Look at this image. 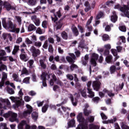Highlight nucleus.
<instances>
[{"instance_id":"42","label":"nucleus","mask_w":129,"mask_h":129,"mask_svg":"<svg viewBox=\"0 0 129 129\" xmlns=\"http://www.w3.org/2000/svg\"><path fill=\"white\" fill-rule=\"evenodd\" d=\"M32 118L34 119V120H37L38 119V113L33 112L32 114Z\"/></svg>"},{"instance_id":"51","label":"nucleus","mask_w":129,"mask_h":129,"mask_svg":"<svg viewBox=\"0 0 129 129\" xmlns=\"http://www.w3.org/2000/svg\"><path fill=\"white\" fill-rule=\"evenodd\" d=\"M7 55V53L6 52V51L1 49L0 50V57H3L4 56H6Z\"/></svg>"},{"instance_id":"58","label":"nucleus","mask_w":129,"mask_h":129,"mask_svg":"<svg viewBox=\"0 0 129 129\" xmlns=\"http://www.w3.org/2000/svg\"><path fill=\"white\" fill-rule=\"evenodd\" d=\"M48 45H49V44H48V40H46V41L44 42V44H43L42 47H43V48H44V49H48Z\"/></svg>"},{"instance_id":"20","label":"nucleus","mask_w":129,"mask_h":129,"mask_svg":"<svg viewBox=\"0 0 129 129\" xmlns=\"http://www.w3.org/2000/svg\"><path fill=\"white\" fill-rule=\"evenodd\" d=\"M20 58L21 60H22V61H24V62H27V61L29 60L27 53H21L20 55Z\"/></svg>"},{"instance_id":"15","label":"nucleus","mask_w":129,"mask_h":129,"mask_svg":"<svg viewBox=\"0 0 129 129\" xmlns=\"http://www.w3.org/2000/svg\"><path fill=\"white\" fill-rule=\"evenodd\" d=\"M100 82L94 81L92 84V87L94 89V90L98 91V90L100 89Z\"/></svg>"},{"instance_id":"45","label":"nucleus","mask_w":129,"mask_h":129,"mask_svg":"<svg viewBox=\"0 0 129 129\" xmlns=\"http://www.w3.org/2000/svg\"><path fill=\"white\" fill-rule=\"evenodd\" d=\"M23 83L29 84L30 83V77H26L23 80Z\"/></svg>"},{"instance_id":"25","label":"nucleus","mask_w":129,"mask_h":129,"mask_svg":"<svg viewBox=\"0 0 129 129\" xmlns=\"http://www.w3.org/2000/svg\"><path fill=\"white\" fill-rule=\"evenodd\" d=\"M25 75H29V72L27 70V69L23 67L21 70V77H24Z\"/></svg>"},{"instance_id":"23","label":"nucleus","mask_w":129,"mask_h":129,"mask_svg":"<svg viewBox=\"0 0 129 129\" xmlns=\"http://www.w3.org/2000/svg\"><path fill=\"white\" fill-rule=\"evenodd\" d=\"M3 7L7 11H11V4L9 2L5 1L3 4Z\"/></svg>"},{"instance_id":"32","label":"nucleus","mask_w":129,"mask_h":129,"mask_svg":"<svg viewBox=\"0 0 129 129\" xmlns=\"http://www.w3.org/2000/svg\"><path fill=\"white\" fill-rule=\"evenodd\" d=\"M68 124L69 127H73V126H75V120H74V119L71 120L68 123Z\"/></svg>"},{"instance_id":"62","label":"nucleus","mask_w":129,"mask_h":129,"mask_svg":"<svg viewBox=\"0 0 129 129\" xmlns=\"http://www.w3.org/2000/svg\"><path fill=\"white\" fill-rule=\"evenodd\" d=\"M24 100L26 102H29L31 101V98L28 96H26L24 97Z\"/></svg>"},{"instance_id":"9","label":"nucleus","mask_w":129,"mask_h":129,"mask_svg":"<svg viewBox=\"0 0 129 129\" xmlns=\"http://www.w3.org/2000/svg\"><path fill=\"white\" fill-rule=\"evenodd\" d=\"M10 99L13 102H15V105L16 107H19L21 105V101L20 100V98L18 97H10Z\"/></svg>"},{"instance_id":"30","label":"nucleus","mask_w":129,"mask_h":129,"mask_svg":"<svg viewBox=\"0 0 129 129\" xmlns=\"http://www.w3.org/2000/svg\"><path fill=\"white\" fill-rule=\"evenodd\" d=\"M116 121V118H114L113 119H110L108 120L103 121V123L107 124V123H113Z\"/></svg>"},{"instance_id":"10","label":"nucleus","mask_w":129,"mask_h":129,"mask_svg":"<svg viewBox=\"0 0 129 129\" xmlns=\"http://www.w3.org/2000/svg\"><path fill=\"white\" fill-rule=\"evenodd\" d=\"M62 11V8H59L58 11L56 12H55L56 10L55 9H53L50 11V13H51V14H53L54 17H62V13H61Z\"/></svg>"},{"instance_id":"13","label":"nucleus","mask_w":129,"mask_h":129,"mask_svg":"<svg viewBox=\"0 0 129 129\" xmlns=\"http://www.w3.org/2000/svg\"><path fill=\"white\" fill-rule=\"evenodd\" d=\"M87 89L89 93V97H91V98H92V97H94V92L92 91V90L90 89V86H91V81H89L87 84Z\"/></svg>"},{"instance_id":"43","label":"nucleus","mask_w":129,"mask_h":129,"mask_svg":"<svg viewBox=\"0 0 129 129\" xmlns=\"http://www.w3.org/2000/svg\"><path fill=\"white\" fill-rule=\"evenodd\" d=\"M49 107V105L46 104L42 107V112L44 113L47 111L48 108Z\"/></svg>"},{"instance_id":"54","label":"nucleus","mask_w":129,"mask_h":129,"mask_svg":"<svg viewBox=\"0 0 129 129\" xmlns=\"http://www.w3.org/2000/svg\"><path fill=\"white\" fill-rule=\"evenodd\" d=\"M48 52L50 53H53L54 52V48H53V46L52 44H50L48 47Z\"/></svg>"},{"instance_id":"2","label":"nucleus","mask_w":129,"mask_h":129,"mask_svg":"<svg viewBox=\"0 0 129 129\" xmlns=\"http://www.w3.org/2000/svg\"><path fill=\"white\" fill-rule=\"evenodd\" d=\"M0 115L4 116L5 118H9V120L11 121V122H14V121L19 122V120L17 118V117H18V114L12 111H9L8 113L4 114V110H2L0 112Z\"/></svg>"},{"instance_id":"21","label":"nucleus","mask_w":129,"mask_h":129,"mask_svg":"<svg viewBox=\"0 0 129 129\" xmlns=\"http://www.w3.org/2000/svg\"><path fill=\"white\" fill-rule=\"evenodd\" d=\"M16 25L13 23L11 21H9L7 24V26L5 29H10L12 31L14 30L15 28H16Z\"/></svg>"},{"instance_id":"63","label":"nucleus","mask_w":129,"mask_h":129,"mask_svg":"<svg viewBox=\"0 0 129 129\" xmlns=\"http://www.w3.org/2000/svg\"><path fill=\"white\" fill-rule=\"evenodd\" d=\"M90 129H99V126L94 124H91L90 125Z\"/></svg>"},{"instance_id":"4","label":"nucleus","mask_w":129,"mask_h":129,"mask_svg":"<svg viewBox=\"0 0 129 129\" xmlns=\"http://www.w3.org/2000/svg\"><path fill=\"white\" fill-rule=\"evenodd\" d=\"M114 9H117L120 11L124 15L125 17H129V7L125 5L124 7H121L119 4L116 5L114 7Z\"/></svg>"},{"instance_id":"6","label":"nucleus","mask_w":129,"mask_h":129,"mask_svg":"<svg viewBox=\"0 0 129 129\" xmlns=\"http://www.w3.org/2000/svg\"><path fill=\"white\" fill-rule=\"evenodd\" d=\"M30 51L32 53V56L34 58L38 57L40 54H41V51L39 49H36V47L34 46H32L30 48Z\"/></svg>"},{"instance_id":"47","label":"nucleus","mask_w":129,"mask_h":129,"mask_svg":"<svg viewBox=\"0 0 129 129\" xmlns=\"http://www.w3.org/2000/svg\"><path fill=\"white\" fill-rule=\"evenodd\" d=\"M61 37L63 38V39H64V40H67V38H68V35L65 31H63L61 33Z\"/></svg>"},{"instance_id":"36","label":"nucleus","mask_w":129,"mask_h":129,"mask_svg":"<svg viewBox=\"0 0 129 129\" xmlns=\"http://www.w3.org/2000/svg\"><path fill=\"white\" fill-rule=\"evenodd\" d=\"M105 5L107 7H113V5H114V2L113 1H108L105 3Z\"/></svg>"},{"instance_id":"31","label":"nucleus","mask_w":129,"mask_h":129,"mask_svg":"<svg viewBox=\"0 0 129 129\" xmlns=\"http://www.w3.org/2000/svg\"><path fill=\"white\" fill-rule=\"evenodd\" d=\"M86 124L87 125V123L89 122H93L94 121V116H90L86 120Z\"/></svg>"},{"instance_id":"5","label":"nucleus","mask_w":129,"mask_h":129,"mask_svg":"<svg viewBox=\"0 0 129 129\" xmlns=\"http://www.w3.org/2000/svg\"><path fill=\"white\" fill-rule=\"evenodd\" d=\"M51 20L52 22H57V21H58V22H56V24L54 27V28L56 30H59V29H61L62 27V23L61 22V19L60 18V17H52Z\"/></svg>"},{"instance_id":"19","label":"nucleus","mask_w":129,"mask_h":129,"mask_svg":"<svg viewBox=\"0 0 129 129\" xmlns=\"http://www.w3.org/2000/svg\"><path fill=\"white\" fill-rule=\"evenodd\" d=\"M12 77L14 81H16V82H19L20 83L22 82V79L19 76V74H13L12 75Z\"/></svg>"},{"instance_id":"16","label":"nucleus","mask_w":129,"mask_h":129,"mask_svg":"<svg viewBox=\"0 0 129 129\" xmlns=\"http://www.w3.org/2000/svg\"><path fill=\"white\" fill-rule=\"evenodd\" d=\"M80 94H82L83 97H86V89H84L83 90H80L78 94L76 93L74 95V96H77V97H79L80 96Z\"/></svg>"},{"instance_id":"22","label":"nucleus","mask_w":129,"mask_h":129,"mask_svg":"<svg viewBox=\"0 0 129 129\" xmlns=\"http://www.w3.org/2000/svg\"><path fill=\"white\" fill-rule=\"evenodd\" d=\"M120 69H121L120 67L116 68V67H115V66H112L110 68V74H113V73H114V72H115V71L116 70H120Z\"/></svg>"},{"instance_id":"59","label":"nucleus","mask_w":129,"mask_h":129,"mask_svg":"<svg viewBox=\"0 0 129 129\" xmlns=\"http://www.w3.org/2000/svg\"><path fill=\"white\" fill-rule=\"evenodd\" d=\"M121 127L122 129H129L128 126L125 125L123 122L121 123Z\"/></svg>"},{"instance_id":"27","label":"nucleus","mask_w":129,"mask_h":129,"mask_svg":"<svg viewBox=\"0 0 129 129\" xmlns=\"http://www.w3.org/2000/svg\"><path fill=\"white\" fill-rule=\"evenodd\" d=\"M30 114H31L30 112L25 110L23 113H22L20 115L21 116H22V117H25V118H27L30 117Z\"/></svg>"},{"instance_id":"56","label":"nucleus","mask_w":129,"mask_h":129,"mask_svg":"<svg viewBox=\"0 0 129 129\" xmlns=\"http://www.w3.org/2000/svg\"><path fill=\"white\" fill-rule=\"evenodd\" d=\"M7 128V124L5 123H0V129H5Z\"/></svg>"},{"instance_id":"18","label":"nucleus","mask_w":129,"mask_h":129,"mask_svg":"<svg viewBox=\"0 0 129 129\" xmlns=\"http://www.w3.org/2000/svg\"><path fill=\"white\" fill-rule=\"evenodd\" d=\"M61 109L63 110L64 113L60 111V109H58V112H60V113H62V114H65L66 115H69V112H68L67 110H70V108H66L65 107L61 106Z\"/></svg>"},{"instance_id":"1","label":"nucleus","mask_w":129,"mask_h":129,"mask_svg":"<svg viewBox=\"0 0 129 129\" xmlns=\"http://www.w3.org/2000/svg\"><path fill=\"white\" fill-rule=\"evenodd\" d=\"M41 79L42 80V85L44 87H46L47 86V83H46V80H48L51 78L50 81H49L50 85L53 86L54 85V82H55L57 80V78H56V76L54 74L49 75L46 73H43L42 74L41 76Z\"/></svg>"},{"instance_id":"53","label":"nucleus","mask_w":129,"mask_h":129,"mask_svg":"<svg viewBox=\"0 0 129 129\" xmlns=\"http://www.w3.org/2000/svg\"><path fill=\"white\" fill-rule=\"evenodd\" d=\"M28 63L29 64V67L30 68H33V65H34V60L30 59L28 61Z\"/></svg>"},{"instance_id":"52","label":"nucleus","mask_w":129,"mask_h":129,"mask_svg":"<svg viewBox=\"0 0 129 129\" xmlns=\"http://www.w3.org/2000/svg\"><path fill=\"white\" fill-rule=\"evenodd\" d=\"M99 19H100V17H97L95 20V26L96 27L97 25H99L100 24V21H99Z\"/></svg>"},{"instance_id":"64","label":"nucleus","mask_w":129,"mask_h":129,"mask_svg":"<svg viewBox=\"0 0 129 129\" xmlns=\"http://www.w3.org/2000/svg\"><path fill=\"white\" fill-rule=\"evenodd\" d=\"M100 115L101 116L102 119H107V116L104 114V113H101Z\"/></svg>"},{"instance_id":"55","label":"nucleus","mask_w":129,"mask_h":129,"mask_svg":"<svg viewBox=\"0 0 129 129\" xmlns=\"http://www.w3.org/2000/svg\"><path fill=\"white\" fill-rule=\"evenodd\" d=\"M34 46H35V47H41V46H42V42H41L40 41L35 42Z\"/></svg>"},{"instance_id":"48","label":"nucleus","mask_w":129,"mask_h":129,"mask_svg":"<svg viewBox=\"0 0 129 129\" xmlns=\"http://www.w3.org/2000/svg\"><path fill=\"white\" fill-rule=\"evenodd\" d=\"M78 68V67L77 66V65L74 63L72 64L71 66H70V69L71 71H73L74 69H77Z\"/></svg>"},{"instance_id":"39","label":"nucleus","mask_w":129,"mask_h":129,"mask_svg":"<svg viewBox=\"0 0 129 129\" xmlns=\"http://www.w3.org/2000/svg\"><path fill=\"white\" fill-rule=\"evenodd\" d=\"M83 111H84V114L86 116H88L89 115V114H90V113H91V110H87V109H84Z\"/></svg>"},{"instance_id":"3","label":"nucleus","mask_w":129,"mask_h":129,"mask_svg":"<svg viewBox=\"0 0 129 129\" xmlns=\"http://www.w3.org/2000/svg\"><path fill=\"white\" fill-rule=\"evenodd\" d=\"M77 118L78 121L80 123L77 127V129H88L87 124H86L87 121L82 115V113H79L77 116Z\"/></svg>"},{"instance_id":"35","label":"nucleus","mask_w":129,"mask_h":129,"mask_svg":"<svg viewBox=\"0 0 129 129\" xmlns=\"http://www.w3.org/2000/svg\"><path fill=\"white\" fill-rule=\"evenodd\" d=\"M19 50H20V46L19 45H15L14 47V49L12 52L13 55H16L18 51H19Z\"/></svg>"},{"instance_id":"46","label":"nucleus","mask_w":129,"mask_h":129,"mask_svg":"<svg viewBox=\"0 0 129 129\" xmlns=\"http://www.w3.org/2000/svg\"><path fill=\"white\" fill-rule=\"evenodd\" d=\"M35 28H36V27H35V25L33 24H30L28 28V31H29V32H31V31H34V30H35Z\"/></svg>"},{"instance_id":"28","label":"nucleus","mask_w":129,"mask_h":129,"mask_svg":"<svg viewBox=\"0 0 129 129\" xmlns=\"http://www.w3.org/2000/svg\"><path fill=\"white\" fill-rule=\"evenodd\" d=\"M111 52L113 56L115 57V61H116V60L119 58V56L117 55V51H116V49H115L112 48L111 49Z\"/></svg>"},{"instance_id":"11","label":"nucleus","mask_w":129,"mask_h":129,"mask_svg":"<svg viewBox=\"0 0 129 129\" xmlns=\"http://www.w3.org/2000/svg\"><path fill=\"white\" fill-rule=\"evenodd\" d=\"M69 55L71 56H67L66 59L69 63H74L76 56L74 53H69Z\"/></svg>"},{"instance_id":"41","label":"nucleus","mask_w":129,"mask_h":129,"mask_svg":"<svg viewBox=\"0 0 129 129\" xmlns=\"http://www.w3.org/2000/svg\"><path fill=\"white\" fill-rule=\"evenodd\" d=\"M112 60V55H108L106 57L105 60L107 63H110Z\"/></svg>"},{"instance_id":"12","label":"nucleus","mask_w":129,"mask_h":129,"mask_svg":"<svg viewBox=\"0 0 129 129\" xmlns=\"http://www.w3.org/2000/svg\"><path fill=\"white\" fill-rule=\"evenodd\" d=\"M98 59V54L93 53L92 54L91 62L93 66H96V60Z\"/></svg>"},{"instance_id":"60","label":"nucleus","mask_w":129,"mask_h":129,"mask_svg":"<svg viewBox=\"0 0 129 129\" xmlns=\"http://www.w3.org/2000/svg\"><path fill=\"white\" fill-rule=\"evenodd\" d=\"M11 32L13 33H16L17 34H19L20 32V28H16V27H15Z\"/></svg>"},{"instance_id":"44","label":"nucleus","mask_w":129,"mask_h":129,"mask_svg":"<svg viewBox=\"0 0 129 129\" xmlns=\"http://www.w3.org/2000/svg\"><path fill=\"white\" fill-rule=\"evenodd\" d=\"M119 29L121 32H126V27L124 25L119 26Z\"/></svg>"},{"instance_id":"26","label":"nucleus","mask_w":129,"mask_h":129,"mask_svg":"<svg viewBox=\"0 0 129 129\" xmlns=\"http://www.w3.org/2000/svg\"><path fill=\"white\" fill-rule=\"evenodd\" d=\"M70 98H71V100L72 101V103L74 106H76L77 105V100L73 98V95L70 94L69 95Z\"/></svg>"},{"instance_id":"34","label":"nucleus","mask_w":129,"mask_h":129,"mask_svg":"<svg viewBox=\"0 0 129 129\" xmlns=\"http://www.w3.org/2000/svg\"><path fill=\"white\" fill-rule=\"evenodd\" d=\"M40 65L41 68H42L43 69H46V67L47 66H46V64H45V61L43 59H40L39 60Z\"/></svg>"},{"instance_id":"33","label":"nucleus","mask_w":129,"mask_h":129,"mask_svg":"<svg viewBox=\"0 0 129 129\" xmlns=\"http://www.w3.org/2000/svg\"><path fill=\"white\" fill-rule=\"evenodd\" d=\"M102 39L103 41H108L109 40H110V37H109V35L105 34L102 35Z\"/></svg>"},{"instance_id":"38","label":"nucleus","mask_w":129,"mask_h":129,"mask_svg":"<svg viewBox=\"0 0 129 129\" xmlns=\"http://www.w3.org/2000/svg\"><path fill=\"white\" fill-rule=\"evenodd\" d=\"M26 108H27V110H26L27 111H28V112H30V113H32V112H33V107H32L31 105L29 104H27Z\"/></svg>"},{"instance_id":"57","label":"nucleus","mask_w":129,"mask_h":129,"mask_svg":"<svg viewBox=\"0 0 129 129\" xmlns=\"http://www.w3.org/2000/svg\"><path fill=\"white\" fill-rule=\"evenodd\" d=\"M110 19L112 23H115L117 21V17H111Z\"/></svg>"},{"instance_id":"24","label":"nucleus","mask_w":129,"mask_h":129,"mask_svg":"<svg viewBox=\"0 0 129 129\" xmlns=\"http://www.w3.org/2000/svg\"><path fill=\"white\" fill-rule=\"evenodd\" d=\"M72 31L76 37H77L78 35H79V32L78 31V29H77V28L75 27V26L73 25L72 26Z\"/></svg>"},{"instance_id":"50","label":"nucleus","mask_w":129,"mask_h":129,"mask_svg":"<svg viewBox=\"0 0 129 129\" xmlns=\"http://www.w3.org/2000/svg\"><path fill=\"white\" fill-rule=\"evenodd\" d=\"M2 25L4 28H5V29L7 28V26H8V24H7V22H6V18H4L2 19Z\"/></svg>"},{"instance_id":"61","label":"nucleus","mask_w":129,"mask_h":129,"mask_svg":"<svg viewBox=\"0 0 129 129\" xmlns=\"http://www.w3.org/2000/svg\"><path fill=\"white\" fill-rule=\"evenodd\" d=\"M47 25H48V22H47L46 21H43V22L42 23V26L43 28H44V29L47 28Z\"/></svg>"},{"instance_id":"8","label":"nucleus","mask_w":129,"mask_h":129,"mask_svg":"<svg viewBox=\"0 0 129 129\" xmlns=\"http://www.w3.org/2000/svg\"><path fill=\"white\" fill-rule=\"evenodd\" d=\"M25 125L26 129H31V126L27 124V122L25 120H22L18 126V129H24V126Z\"/></svg>"},{"instance_id":"40","label":"nucleus","mask_w":129,"mask_h":129,"mask_svg":"<svg viewBox=\"0 0 129 129\" xmlns=\"http://www.w3.org/2000/svg\"><path fill=\"white\" fill-rule=\"evenodd\" d=\"M28 4L30 6H35L37 4V0H29Z\"/></svg>"},{"instance_id":"7","label":"nucleus","mask_w":129,"mask_h":129,"mask_svg":"<svg viewBox=\"0 0 129 129\" xmlns=\"http://www.w3.org/2000/svg\"><path fill=\"white\" fill-rule=\"evenodd\" d=\"M103 93L101 92H99V95L100 97H103L105 94H107L109 97H113V96H114V94L112 93V91H108L106 89H104Z\"/></svg>"},{"instance_id":"14","label":"nucleus","mask_w":129,"mask_h":129,"mask_svg":"<svg viewBox=\"0 0 129 129\" xmlns=\"http://www.w3.org/2000/svg\"><path fill=\"white\" fill-rule=\"evenodd\" d=\"M7 78H8V75L7 73L3 72L2 73V81L0 82V88L2 89L3 86L5 85V81H6Z\"/></svg>"},{"instance_id":"29","label":"nucleus","mask_w":129,"mask_h":129,"mask_svg":"<svg viewBox=\"0 0 129 129\" xmlns=\"http://www.w3.org/2000/svg\"><path fill=\"white\" fill-rule=\"evenodd\" d=\"M31 19L33 22H34V24L36 25V26H39L40 20L37 18L36 17H32Z\"/></svg>"},{"instance_id":"17","label":"nucleus","mask_w":129,"mask_h":129,"mask_svg":"<svg viewBox=\"0 0 129 129\" xmlns=\"http://www.w3.org/2000/svg\"><path fill=\"white\" fill-rule=\"evenodd\" d=\"M108 23L107 22H105L103 24V26L105 27L106 26L105 28L106 32H110V31H111V28L113 27V25L110 24V25H108Z\"/></svg>"},{"instance_id":"37","label":"nucleus","mask_w":129,"mask_h":129,"mask_svg":"<svg viewBox=\"0 0 129 129\" xmlns=\"http://www.w3.org/2000/svg\"><path fill=\"white\" fill-rule=\"evenodd\" d=\"M36 32L37 33V34H39V35H42V34L45 33V30L44 29H40L39 27L36 30Z\"/></svg>"},{"instance_id":"49","label":"nucleus","mask_w":129,"mask_h":129,"mask_svg":"<svg viewBox=\"0 0 129 129\" xmlns=\"http://www.w3.org/2000/svg\"><path fill=\"white\" fill-rule=\"evenodd\" d=\"M6 85H10L11 87H13V88H16V86H15V85L13 83H10V81H7L5 83Z\"/></svg>"}]
</instances>
